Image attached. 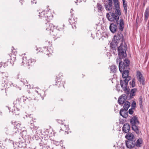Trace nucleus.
I'll return each instance as SVG.
<instances>
[{
	"instance_id": "nucleus-1",
	"label": "nucleus",
	"mask_w": 149,
	"mask_h": 149,
	"mask_svg": "<svg viewBox=\"0 0 149 149\" xmlns=\"http://www.w3.org/2000/svg\"><path fill=\"white\" fill-rule=\"evenodd\" d=\"M114 13H110V14L107 13L106 14V17L108 20L111 22H115L116 23L118 24V22L119 19V16L121 15L120 8L114 9Z\"/></svg>"
},
{
	"instance_id": "nucleus-2",
	"label": "nucleus",
	"mask_w": 149,
	"mask_h": 149,
	"mask_svg": "<svg viewBox=\"0 0 149 149\" xmlns=\"http://www.w3.org/2000/svg\"><path fill=\"white\" fill-rule=\"evenodd\" d=\"M122 58L119 57V58H117L116 60V62L117 63L119 62V71L121 72H122V71L124 69L127 68L130 63V61L127 59H125V60H124L123 62L120 61V59Z\"/></svg>"
},
{
	"instance_id": "nucleus-3",
	"label": "nucleus",
	"mask_w": 149,
	"mask_h": 149,
	"mask_svg": "<svg viewBox=\"0 0 149 149\" xmlns=\"http://www.w3.org/2000/svg\"><path fill=\"white\" fill-rule=\"evenodd\" d=\"M130 123L132 125V129L136 133V134H139L140 132L139 129L138 127L136 125V124H138L139 122L137 119V118L135 116L131 118L130 120Z\"/></svg>"
},
{
	"instance_id": "nucleus-4",
	"label": "nucleus",
	"mask_w": 149,
	"mask_h": 149,
	"mask_svg": "<svg viewBox=\"0 0 149 149\" xmlns=\"http://www.w3.org/2000/svg\"><path fill=\"white\" fill-rule=\"evenodd\" d=\"M127 45L125 44L123 45L121 43L120 46L118 47V54L119 57L123 58L127 56L126 49H127Z\"/></svg>"
},
{
	"instance_id": "nucleus-5",
	"label": "nucleus",
	"mask_w": 149,
	"mask_h": 149,
	"mask_svg": "<svg viewBox=\"0 0 149 149\" xmlns=\"http://www.w3.org/2000/svg\"><path fill=\"white\" fill-rule=\"evenodd\" d=\"M131 79V77H128L124 80H120V85L123 90L125 91L129 92L127 86L129 81Z\"/></svg>"
},
{
	"instance_id": "nucleus-6",
	"label": "nucleus",
	"mask_w": 149,
	"mask_h": 149,
	"mask_svg": "<svg viewBox=\"0 0 149 149\" xmlns=\"http://www.w3.org/2000/svg\"><path fill=\"white\" fill-rule=\"evenodd\" d=\"M123 35L120 33H118L115 35L113 38V42L111 43V44L114 45V48L117 46L119 41L120 39H122V40H123Z\"/></svg>"
},
{
	"instance_id": "nucleus-7",
	"label": "nucleus",
	"mask_w": 149,
	"mask_h": 149,
	"mask_svg": "<svg viewBox=\"0 0 149 149\" xmlns=\"http://www.w3.org/2000/svg\"><path fill=\"white\" fill-rule=\"evenodd\" d=\"M46 30L47 31L48 33L50 34L52 36H56V34L54 33L55 30H54V26L53 24L48 22L46 24Z\"/></svg>"
},
{
	"instance_id": "nucleus-8",
	"label": "nucleus",
	"mask_w": 149,
	"mask_h": 149,
	"mask_svg": "<svg viewBox=\"0 0 149 149\" xmlns=\"http://www.w3.org/2000/svg\"><path fill=\"white\" fill-rule=\"evenodd\" d=\"M8 74L6 72H0V83H2L3 87V89H4V82H7L8 81Z\"/></svg>"
},
{
	"instance_id": "nucleus-9",
	"label": "nucleus",
	"mask_w": 149,
	"mask_h": 149,
	"mask_svg": "<svg viewBox=\"0 0 149 149\" xmlns=\"http://www.w3.org/2000/svg\"><path fill=\"white\" fill-rule=\"evenodd\" d=\"M29 61H31V63H32L33 62H35L36 61L34 59H30L27 60L26 57H23L21 61L22 65L25 66H29L30 65V63H29Z\"/></svg>"
},
{
	"instance_id": "nucleus-10",
	"label": "nucleus",
	"mask_w": 149,
	"mask_h": 149,
	"mask_svg": "<svg viewBox=\"0 0 149 149\" xmlns=\"http://www.w3.org/2000/svg\"><path fill=\"white\" fill-rule=\"evenodd\" d=\"M126 146L129 148H132L135 145V141L133 140H128L125 141Z\"/></svg>"
},
{
	"instance_id": "nucleus-11",
	"label": "nucleus",
	"mask_w": 149,
	"mask_h": 149,
	"mask_svg": "<svg viewBox=\"0 0 149 149\" xmlns=\"http://www.w3.org/2000/svg\"><path fill=\"white\" fill-rule=\"evenodd\" d=\"M137 78L138 80L143 85H144V79L143 78L142 74L139 71H138L136 73Z\"/></svg>"
},
{
	"instance_id": "nucleus-12",
	"label": "nucleus",
	"mask_w": 149,
	"mask_h": 149,
	"mask_svg": "<svg viewBox=\"0 0 149 149\" xmlns=\"http://www.w3.org/2000/svg\"><path fill=\"white\" fill-rule=\"evenodd\" d=\"M39 15H38L40 17L42 18V17L45 18L46 20L48 19H49V17H50V16H49V15L50 14V13L49 12L47 13H46L45 15V11H44L39 12Z\"/></svg>"
},
{
	"instance_id": "nucleus-13",
	"label": "nucleus",
	"mask_w": 149,
	"mask_h": 149,
	"mask_svg": "<svg viewBox=\"0 0 149 149\" xmlns=\"http://www.w3.org/2000/svg\"><path fill=\"white\" fill-rule=\"evenodd\" d=\"M126 99V96L125 95H121L119 97L118 99V103L120 105H122L123 103H125Z\"/></svg>"
},
{
	"instance_id": "nucleus-14",
	"label": "nucleus",
	"mask_w": 149,
	"mask_h": 149,
	"mask_svg": "<svg viewBox=\"0 0 149 149\" xmlns=\"http://www.w3.org/2000/svg\"><path fill=\"white\" fill-rule=\"evenodd\" d=\"M9 58L8 59V61L10 62V63L13 65L14 64V62L16 60V55L14 54H10L9 56Z\"/></svg>"
},
{
	"instance_id": "nucleus-15",
	"label": "nucleus",
	"mask_w": 149,
	"mask_h": 149,
	"mask_svg": "<svg viewBox=\"0 0 149 149\" xmlns=\"http://www.w3.org/2000/svg\"><path fill=\"white\" fill-rule=\"evenodd\" d=\"M120 114L123 118H126L128 115L127 110L122 109L120 111Z\"/></svg>"
},
{
	"instance_id": "nucleus-16",
	"label": "nucleus",
	"mask_w": 149,
	"mask_h": 149,
	"mask_svg": "<svg viewBox=\"0 0 149 149\" xmlns=\"http://www.w3.org/2000/svg\"><path fill=\"white\" fill-rule=\"evenodd\" d=\"M130 129V125L129 124L126 123L125 124L123 127V131L126 133H128Z\"/></svg>"
},
{
	"instance_id": "nucleus-17",
	"label": "nucleus",
	"mask_w": 149,
	"mask_h": 149,
	"mask_svg": "<svg viewBox=\"0 0 149 149\" xmlns=\"http://www.w3.org/2000/svg\"><path fill=\"white\" fill-rule=\"evenodd\" d=\"M118 24H119V29L121 31H123L124 27V23L123 19H120L119 23L118 22Z\"/></svg>"
},
{
	"instance_id": "nucleus-18",
	"label": "nucleus",
	"mask_w": 149,
	"mask_h": 149,
	"mask_svg": "<svg viewBox=\"0 0 149 149\" xmlns=\"http://www.w3.org/2000/svg\"><path fill=\"white\" fill-rule=\"evenodd\" d=\"M109 29L113 33H114L116 31L117 26L116 24L112 23L110 25Z\"/></svg>"
},
{
	"instance_id": "nucleus-19",
	"label": "nucleus",
	"mask_w": 149,
	"mask_h": 149,
	"mask_svg": "<svg viewBox=\"0 0 149 149\" xmlns=\"http://www.w3.org/2000/svg\"><path fill=\"white\" fill-rule=\"evenodd\" d=\"M125 69L123 70L122 72L123 71V74H122V77L123 78L127 79V78L129 77H131L130 76H129V72L127 70H124Z\"/></svg>"
},
{
	"instance_id": "nucleus-20",
	"label": "nucleus",
	"mask_w": 149,
	"mask_h": 149,
	"mask_svg": "<svg viewBox=\"0 0 149 149\" xmlns=\"http://www.w3.org/2000/svg\"><path fill=\"white\" fill-rule=\"evenodd\" d=\"M105 7L106 10L111 11L113 8V3H108L105 5Z\"/></svg>"
},
{
	"instance_id": "nucleus-21",
	"label": "nucleus",
	"mask_w": 149,
	"mask_h": 149,
	"mask_svg": "<svg viewBox=\"0 0 149 149\" xmlns=\"http://www.w3.org/2000/svg\"><path fill=\"white\" fill-rule=\"evenodd\" d=\"M125 137L128 140H133V139L134 138V135L130 132H128V133L125 136Z\"/></svg>"
},
{
	"instance_id": "nucleus-22",
	"label": "nucleus",
	"mask_w": 149,
	"mask_h": 149,
	"mask_svg": "<svg viewBox=\"0 0 149 149\" xmlns=\"http://www.w3.org/2000/svg\"><path fill=\"white\" fill-rule=\"evenodd\" d=\"M142 142L143 141L142 139L141 138H139L138 139L136 142H135V145L137 147H141Z\"/></svg>"
},
{
	"instance_id": "nucleus-23",
	"label": "nucleus",
	"mask_w": 149,
	"mask_h": 149,
	"mask_svg": "<svg viewBox=\"0 0 149 149\" xmlns=\"http://www.w3.org/2000/svg\"><path fill=\"white\" fill-rule=\"evenodd\" d=\"M114 4V9L120 8V5L118 0H113Z\"/></svg>"
},
{
	"instance_id": "nucleus-24",
	"label": "nucleus",
	"mask_w": 149,
	"mask_h": 149,
	"mask_svg": "<svg viewBox=\"0 0 149 149\" xmlns=\"http://www.w3.org/2000/svg\"><path fill=\"white\" fill-rule=\"evenodd\" d=\"M12 124L14 125V127H15V128L17 129L21 130L20 129V126L21 124L19 123H17L16 122H13V121L12 122Z\"/></svg>"
},
{
	"instance_id": "nucleus-25",
	"label": "nucleus",
	"mask_w": 149,
	"mask_h": 149,
	"mask_svg": "<svg viewBox=\"0 0 149 149\" xmlns=\"http://www.w3.org/2000/svg\"><path fill=\"white\" fill-rule=\"evenodd\" d=\"M130 103L129 102L126 101L125 102L124 105L123 109L125 110H127L128 108L130 107Z\"/></svg>"
},
{
	"instance_id": "nucleus-26",
	"label": "nucleus",
	"mask_w": 149,
	"mask_h": 149,
	"mask_svg": "<svg viewBox=\"0 0 149 149\" xmlns=\"http://www.w3.org/2000/svg\"><path fill=\"white\" fill-rule=\"evenodd\" d=\"M110 70L112 72L114 73L117 69V67L115 65H113L110 66Z\"/></svg>"
},
{
	"instance_id": "nucleus-27",
	"label": "nucleus",
	"mask_w": 149,
	"mask_h": 149,
	"mask_svg": "<svg viewBox=\"0 0 149 149\" xmlns=\"http://www.w3.org/2000/svg\"><path fill=\"white\" fill-rule=\"evenodd\" d=\"M123 2L125 13V14H126L127 12V3H125V0H123Z\"/></svg>"
},
{
	"instance_id": "nucleus-28",
	"label": "nucleus",
	"mask_w": 149,
	"mask_h": 149,
	"mask_svg": "<svg viewBox=\"0 0 149 149\" xmlns=\"http://www.w3.org/2000/svg\"><path fill=\"white\" fill-rule=\"evenodd\" d=\"M64 26V25L63 24H60L56 27V29L59 31H62L63 29Z\"/></svg>"
},
{
	"instance_id": "nucleus-29",
	"label": "nucleus",
	"mask_w": 149,
	"mask_h": 149,
	"mask_svg": "<svg viewBox=\"0 0 149 149\" xmlns=\"http://www.w3.org/2000/svg\"><path fill=\"white\" fill-rule=\"evenodd\" d=\"M149 8H147L145 11V17L146 19V20H147L149 17Z\"/></svg>"
},
{
	"instance_id": "nucleus-30",
	"label": "nucleus",
	"mask_w": 149,
	"mask_h": 149,
	"mask_svg": "<svg viewBox=\"0 0 149 149\" xmlns=\"http://www.w3.org/2000/svg\"><path fill=\"white\" fill-rule=\"evenodd\" d=\"M69 22L71 24H73L74 23L75 24V22L77 21V18H76L74 19V18H71L69 19Z\"/></svg>"
},
{
	"instance_id": "nucleus-31",
	"label": "nucleus",
	"mask_w": 149,
	"mask_h": 149,
	"mask_svg": "<svg viewBox=\"0 0 149 149\" xmlns=\"http://www.w3.org/2000/svg\"><path fill=\"white\" fill-rule=\"evenodd\" d=\"M130 85L132 87H134L135 86V79L134 78L133 79L131 83L130 82Z\"/></svg>"
},
{
	"instance_id": "nucleus-32",
	"label": "nucleus",
	"mask_w": 149,
	"mask_h": 149,
	"mask_svg": "<svg viewBox=\"0 0 149 149\" xmlns=\"http://www.w3.org/2000/svg\"><path fill=\"white\" fill-rule=\"evenodd\" d=\"M21 81L22 82H23V84L25 86H28L27 84V80H26L25 79H24V78H21Z\"/></svg>"
},
{
	"instance_id": "nucleus-33",
	"label": "nucleus",
	"mask_w": 149,
	"mask_h": 149,
	"mask_svg": "<svg viewBox=\"0 0 149 149\" xmlns=\"http://www.w3.org/2000/svg\"><path fill=\"white\" fill-rule=\"evenodd\" d=\"M142 99L143 98L142 96H140L139 99V104L141 107L143 106L142 105Z\"/></svg>"
},
{
	"instance_id": "nucleus-34",
	"label": "nucleus",
	"mask_w": 149,
	"mask_h": 149,
	"mask_svg": "<svg viewBox=\"0 0 149 149\" xmlns=\"http://www.w3.org/2000/svg\"><path fill=\"white\" fill-rule=\"evenodd\" d=\"M14 104L15 105L14 106L16 105V106L19 105L20 104L19 101V99H17L15 101L13 102Z\"/></svg>"
},
{
	"instance_id": "nucleus-35",
	"label": "nucleus",
	"mask_w": 149,
	"mask_h": 149,
	"mask_svg": "<svg viewBox=\"0 0 149 149\" xmlns=\"http://www.w3.org/2000/svg\"><path fill=\"white\" fill-rule=\"evenodd\" d=\"M97 8L99 10L102 11L103 9V8L102 7V6L99 3H97Z\"/></svg>"
},
{
	"instance_id": "nucleus-36",
	"label": "nucleus",
	"mask_w": 149,
	"mask_h": 149,
	"mask_svg": "<svg viewBox=\"0 0 149 149\" xmlns=\"http://www.w3.org/2000/svg\"><path fill=\"white\" fill-rule=\"evenodd\" d=\"M136 91V89L135 88H134L132 89L131 91L130 95L132 96H134L135 95L134 93Z\"/></svg>"
},
{
	"instance_id": "nucleus-37",
	"label": "nucleus",
	"mask_w": 149,
	"mask_h": 149,
	"mask_svg": "<svg viewBox=\"0 0 149 149\" xmlns=\"http://www.w3.org/2000/svg\"><path fill=\"white\" fill-rule=\"evenodd\" d=\"M13 130H15L14 131H10V132L9 134V135H13L14 134H15L17 132L15 128V129H13Z\"/></svg>"
},
{
	"instance_id": "nucleus-38",
	"label": "nucleus",
	"mask_w": 149,
	"mask_h": 149,
	"mask_svg": "<svg viewBox=\"0 0 149 149\" xmlns=\"http://www.w3.org/2000/svg\"><path fill=\"white\" fill-rule=\"evenodd\" d=\"M129 113L130 114H132L133 113V111L132 109H130L128 111Z\"/></svg>"
},
{
	"instance_id": "nucleus-39",
	"label": "nucleus",
	"mask_w": 149,
	"mask_h": 149,
	"mask_svg": "<svg viewBox=\"0 0 149 149\" xmlns=\"http://www.w3.org/2000/svg\"><path fill=\"white\" fill-rule=\"evenodd\" d=\"M136 106V103L135 102H133L132 104V108H134Z\"/></svg>"
},
{
	"instance_id": "nucleus-40",
	"label": "nucleus",
	"mask_w": 149,
	"mask_h": 149,
	"mask_svg": "<svg viewBox=\"0 0 149 149\" xmlns=\"http://www.w3.org/2000/svg\"><path fill=\"white\" fill-rule=\"evenodd\" d=\"M58 122L59 124H61L62 125L63 124V121H62V120H58Z\"/></svg>"
},
{
	"instance_id": "nucleus-41",
	"label": "nucleus",
	"mask_w": 149,
	"mask_h": 149,
	"mask_svg": "<svg viewBox=\"0 0 149 149\" xmlns=\"http://www.w3.org/2000/svg\"><path fill=\"white\" fill-rule=\"evenodd\" d=\"M5 83V82H4V83H3V84H4V85H5V84H4V83ZM0 84H1V86H2V88H0V89H1V90H5V87H4V88H4V89L3 90V86H2V83H0ZM4 86H5V85ZM5 91H6V90H5Z\"/></svg>"
},
{
	"instance_id": "nucleus-42",
	"label": "nucleus",
	"mask_w": 149,
	"mask_h": 149,
	"mask_svg": "<svg viewBox=\"0 0 149 149\" xmlns=\"http://www.w3.org/2000/svg\"><path fill=\"white\" fill-rule=\"evenodd\" d=\"M31 2L33 3H36V0H31Z\"/></svg>"
},
{
	"instance_id": "nucleus-43",
	"label": "nucleus",
	"mask_w": 149,
	"mask_h": 149,
	"mask_svg": "<svg viewBox=\"0 0 149 149\" xmlns=\"http://www.w3.org/2000/svg\"><path fill=\"white\" fill-rule=\"evenodd\" d=\"M108 2V3H113L112 0H107Z\"/></svg>"
},
{
	"instance_id": "nucleus-44",
	"label": "nucleus",
	"mask_w": 149,
	"mask_h": 149,
	"mask_svg": "<svg viewBox=\"0 0 149 149\" xmlns=\"http://www.w3.org/2000/svg\"><path fill=\"white\" fill-rule=\"evenodd\" d=\"M58 147V148H60V149H63V148L62 147V146H59Z\"/></svg>"
},
{
	"instance_id": "nucleus-45",
	"label": "nucleus",
	"mask_w": 149,
	"mask_h": 149,
	"mask_svg": "<svg viewBox=\"0 0 149 149\" xmlns=\"http://www.w3.org/2000/svg\"><path fill=\"white\" fill-rule=\"evenodd\" d=\"M47 47H45V50H47V49H47Z\"/></svg>"
},
{
	"instance_id": "nucleus-46",
	"label": "nucleus",
	"mask_w": 149,
	"mask_h": 149,
	"mask_svg": "<svg viewBox=\"0 0 149 149\" xmlns=\"http://www.w3.org/2000/svg\"><path fill=\"white\" fill-rule=\"evenodd\" d=\"M35 92L38 95H39V94L38 93H38V91H35Z\"/></svg>"
},
{
	"instance_id": "nucleus-47",
	"label": "nucleus",
	"mask_w": 149,
	"mask_h": 149,
	"mask_svg": "<svg viewBox=\"0 0 149 149\" xmlns=\"http://www.w3.org/2000/svg\"><path fill=\"white\" fill-rule=\"evenodd\" d=\"M29 63H30V65L31 64V61H29Z\"/></svg>"
},
{
	"instance_id": "nucleus-48",
	"label": "nucleus",
	"mask_w": 149,
	"mask_h": 149,
	"mask_svg": "<svg viewBox=\"0 0 149 149\" xmlns=\"http://www.w3.org/2000/svg\"><path fill=\"white\" fill-rule=\"evenodd\" d=\"M32 115H30V118H31V117H32Z\"/></svg>"
},
{
	"instance_id": "nucleus-49",
	"label": "nucleus",
	"mask_w": 149,
	"mask_h": 149,
	"mask_svg": "<svg viewBox=\"0 0 149 149\" xmlns=\"http://www.w3.org/2000/svg\"><path fill=\"white\" fill-rule=\"evenodd\" d=\"M56 141H55L54 142V143L56 144Z\"/></svg>"
},
{
	"instance_id": "nucleus-50",
	"label": "nucleus",
	"mask_w": 149,
	"mask_h": 149,
	"mask_svg": "<svg viewBox=\"0 0 149 149\" xmlns=\"http://www.w3.org/2000/svg\"><path fill=\"white\" fill-rule=\"evenodd\" d=\"M34 120H35V119H34ZM34 120V119L33 118H32V120Z\"/></svg>"
},
{
	"instance_id": "nucleus-51",
	"label": "nucleus",
	"mask_w": 149,
	"mask_h": 149,
	"mask_svg": "<svg viewBox=\"0 0 149 149\" xmlns=\"http://www.w3.org/2000/svg\"><path fill=\"white\" fill-rule=\"evenodd\" d=\"M21 0H20V2H21Z\"/></svg>"
},
{
	"instance_id": "nucleus-52",
	"label": "nucleus",
	"mask_w": 149,
	"mask_h": 149,
	"mask_svg": "<svg viewBox=\"0 0 149 149\" xmlns=\"http://www.w3.org/2000/svg\"><path fill=\"white\" fill-rule=\"evenodd\" d=\"M75 3H77V2H76V1H75Z\"/></svg>"
},
{
	"instance_id": "nucleus-53",
	"label": "nucleus",
	"mask_w": 149,
	"mask_h": 149,
	"mask_svg": "<svg viewBox=\"0 0 149 149\" xmlns=\"http://www.w3.org/2000/svg\"><path fill=\"white\" fill-rule=\"evenodd\" d=\"M77 1H78V0H77Z\"/></svg>"
}]
</instances>
